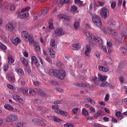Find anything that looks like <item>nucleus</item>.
I'll return each instance as SVG.
<instances>
[{"label":"nucleus","instance_id":"54","mask_svg":"<svg viewBox=\"0 0 127 127\" xmlns=\"http://www.w3.org/2000/svg\"><path fill=\"white\" fill-rule=\"evenodd\" d=\"M116 6V2H113L111 5V7L112 9H114Z\"/></svg>","mask_w":127,"mask_h":127},{"label":"nucleus","instance_id":"17","mask_svg":"<svg viewBox=\"0 0 127 127\" xmlns=\"http://www.w3.org/2000/svg\"><path fill=\"white\" fill-rule=\"evenodd\" d=\"M71 2V0H60V2L59 3V6H62L65 3H70Z\"/></svg>","mask_w":127,"mask_h":127},{"label":"nucleus","instance_id":"13","mask_svg":"<svg viewBox=\"0 0 127 127\" xmlns=\"http://www.w3.org/2000/svg\"><path fill=\"white\" fill-rule=\"evenodd\" d=\"M12 97L14 99L19 102L21 104H23L24 103V101L22 99L20 96H18V95H17L16 94H13Z\"/></svg>","mask_w":127,"mask_h":127},{"label":"nucleus","instance_id":"18","mask_svg":"<svg viewBox=\"0 0 127 127\" xmlns=\"http://www.w3.org/2000/svg\"><path fill=\"white\" fill-rule=\"evenodd\" d=\"M15 71L19 76H22L24 75V71L22 69L16 68H15Z\"/></svg>","mask_w":127,"mask_h":127},{"label":"nucleus","instance_id":"58","mask_svg":"<svg viewBox=\"0 0 127 127\" xmlns=\"http://www.w3.org/2000/svg\"><path fill=\"white\" fill-rule=\"evenodd\" d=\"M60 107L58 105H54L52 107V108L54 110L58 109Z\"/></svg>","mask_w":127,"mask_h":127},{"label":"nucleus","instance_id":"44","mask_svg":"<svg viewBox=\"0 0 127 127\" xmlns=\"http://www.w3.org/2000/svg\"><path fill=\"white\" fill-rule=\"evenodd\" d=\"M46 61H48V62L51 64H53V62L51 59L49 57H47V58H46Z\"/></svg>","mask_w":127,"mask_h":127},{"label":"nucleus","instance_id":"26","mask_svg":"<svg viewBox=\"0 0 127 127\" xmlns=\"http://www.w3.org/2000/svg\"><path fill=\"white\" fill-rule=\"evenodd\" d=\"M94 57H95V58H96V59L99 60V59H100L102 54L101 53H100L98 51H95L94 52Z\"/></svg>","mask_w":127,"mask_h":127},{"label":"nucleus","instance_id":"20","mask_svg":"<svg viewBox=\"0 0 127 127\" xmlns=\"http://www.w3.org/2000/svg\"><path fill=\"white\" fill-rule=\"evenodd\" d=\"M11 42L16 46L20 42V40L17 37L15 38L14 39H11Z\"/></svg>","mask_w":127,"mask_h":127},{"label":"nucleus","instance_id":"6","mask_svg":"<svg viewBox=\"0 0 127 127\" xmlns=\"http://www.w3.org/2000/svg\"><path fill=\"white\" fill-rule=\"evenodd\" d=\"M56 77L61 79H64L66 76V72L64 70H56Z\"/></svg>","mask_w":127,"mask_h":127},{"label":"nucleus","instance_id":"56","mask_svg":"<svg viewBox=\"0 0 127 127\" xmlns=\"http://www.w3.org/2000/svg\"><path fill=\"white\" fill-rule=\"evenodd\" d=\"M34 84L36 86H39L41 85V82L38 81H36L34 82Z\"/></svg>","mask_w":127,"mask_h":127},{"label":"nucleus","instance_id":"11","mask_svg":"<svg viewBox=\"0 0 127 127\" xmlns=\"http://www.w3.org/2000/svg\"><path fill=\"white\" fill-rule=\"evenodd\" d=\"M31 63L33 64H34L35 65L36 67L39 68L40 67L39 64L38 63V61L37 59V58L35 56H33L31 58Z\"/></svg>","mask_w":127,"mask_h":127},{"label":"nucleus","instance_id":"27","mask_svg":"<svg viewBox=\"0 0 127 127\" xmlns=\"http://www.w3.org/2000/svg\"><path fill=\"white\" fill-rule=\"evenodd\" d=\"M14 62V60L13 59L12 57L10 55L8 56V64H11Z\"/></svg>","mask_w":127,"mask_h":127},{"label":"nucleus","instance_id":"48","mask_svg":"<svg viewBox=\"0 0 127 127\" xmlns=\"http://www.w3.org/2000/svg\"><path fill=\"white\" fill-rule=\"evenodd\" d=\"M78 111V108H75L72 109V112L74 114H77Z\"/></svg>","mask_w":127,"mask_h":127},{"label":"nucleus","instance_id":"45","mask_svg":"<svg viewBox=\"0 0 127 127\" xmlns=\"http://www.w3.org/2000/svg\"><path fill=\"white\" fill-rule=\"evenodd\" d=\"M86 101L87 102H90L93 105H94L95 103L94 101L91 100L90 98H87Z\"/></svg>","mask_w":127,"mask_h":127},{"label":"nucleus","instance_id":"12","mask_svg":"<svg viewBox=\"0 0 127 127\" xmlns=\"http://www.w3.org/2000/svg\"><path fill=\"white\" fill-rule=\"evenodd\" d=\"M6 30L8 32L13 31L15 30V27L11 23H8L6 25Z\"/></svg>","mask_w":127,"mask_h":127},{"label":"nucleus","instance_id":"8","mask_svg":"<svg viewBox=\"0 0 127 127\" xmlns=\"http://www.w3.org/2000/svg\"><path fill=\"white\" fill-rule=\"evenodd\" d=\"M31 120L34 124L38 126H41L42 127H45L46 126V123L41 120L40 119L32 118Z\"/></svg>","mask_w":127,"mask_h":127},{"label":"nucleus","instance_id":"51","mask_svg":"<svg viewBox=\"0 0 127 127\" xmlns=\"http://www.w3.org/2000/svg\"><path fill=\"white\" fill-rule=\"evenodd\" d=\"M65 127H74V126L71 124L66 123L64 125Z\"/></svg>","mask_w":127,"mask_h":127},{"label":"nucleus","instance_id":"7","mask_svg":"<svg viewBox=\"0 0 127 127\" xmlns=\"http://www.w3.org/2000/svg\"><path fill=\"white\" fill-rule=\"evenodd\" d=\"M109 13V9L106 7H103L101 9L100 15L101 17L107 18L108 17V15Z\"/></svg>","mask_w":127,"mask_h":127},{"label":"nucleus","instance_id":"59","mask_svg":"<svg viewBox=\"0 0 127 127\" xmlns=\"http://www.w3.org/2000/svg\"><path fill=\"white\" fill-rule=\"evenodd\" d=\"M116 116H117V117L120 118L122 116V114L120 112H117L116 113Z\"/></svg>","mask_w":127,"mask_h":127},{"label":"nucleus","instance_id":"38","mask_svg":"<svg viewBox=\"0 0 127 127\" xmlns=\"http://www.w3.org/2000/svg\"><path fill=\"white\" fill-rule=\"evenodd\" d=\"M7 87L13 90H15L16 89V88L14 86L9 84H7Z\"/></svg>","mask_w":127,"mask_h":127},{"label":"nucleus","instance_id":"25","mask_svg":"<svg viewBox=\"0 0 127 127\" xmlns=\"http://www.w3.org/2000/svg\"><path fill=\"white\" fill-rule=\"evenodd\" d=\"M20 90L25 95H27L28 94V88L27 87L21 88Z\"/></svg>","mask_w":127,"mask_h":127},{"label":"nucleus","instance_id":"16","mask_svg":"<svg viewBox=\"0 0 127 127\" xmlns=\"http://www.w3.org/2000/svg\"><path fill=\"white\" fill-rule=\"evenodd\" d=\"M91 49L89 46H86V50L84 52L85 55L86 57H90V53L91 52Z\"/></svg>","mask_w":127,"mask_h":127},{"label":"nucleus","instance_id":"43","mask_svg":"<svg viewBox=\"0 0 127 127\" xmlns=\"http://www.w3.org/2000/svg\"><path fill=\"white\" fill-rule=\"evenodd\" d=\"M34 48L36 51H39L40 50V47L39 46L38 44H35Z\"/></svg>","mask_w":127,"mask_h":127},{"label":"nucleus","instance_id":"24","mask_svg":"<svg viewBox=\"0 0 127 127\" xmlns=\"http://www.w3.org/2000/svg\"><path fill=\"white\" fill-rule=\"evenodd\" d=\"M4 108L7 110H9L10 111H12L14 110V108L9 104H5L4 106Z\"/></svg>","mask_w":127,"mask_h":127},{"label":"nucleus","instance_id":"42","mask_svg":"<svg viewBox=\"0 0 127 127\" xmlns=\"http://www.w3.org/2000/svg\"><path fill=\"white\" fill-rule=\"evenodd\" d=\"M74 3L75 4H79V5H82L83 4V1H81L80 0H74Z\"/></svg>","mask_w":127,"mask_h":127},{"label":"nucleus","instance_id":"9","mask_svg":"<svg viewBox=\"0 0 127 127\" xmlns=\"http://www.w3.org/2000/svg\"><path fill=\"white\" fill-rule=\"evenodd\" d=\"M54 34L56 37H61L64 35L63 30L60 28H57L55 29Z\"/></svg>","mask_w":127,"mask_h":127},{"label":"nucleus","instance_id":"23","mask_svg":"<svg viewBox=\"0 0 127 127\" xmlns=\"http://www.w3.org/2000/svg\"><path fill=\"white\" fill-rule=\"evenodd\" d=\"M49 74L51 76L57 77V70L50 69L49 70Z\"/></svg>","mask_w":127,"mask_h":127},{"label":"nucleus","instance_id":"55","mask_svg":"<svg viewBox=\"0 0 127 127\" xmlns=\"http://www.w3.org/2000/svg\"><path fill=\"white\" fill-rule=\"evenodd\" d=\"M48 11H49L48 8H45V9H44V10H43L42 13L43 14H46V13H48Z\"/></svg>","mask_w":127,"mask_h":127},{"label":"nucleus","instance_id":"5","mask_svg":"<svg viewBox=\"0 0 127 127\" xmlns=\"http://www.w3.org/2000/svg\"><path fill=\"white\" fill-rule=\"evenodd\" d=\"M18 119V116L16 115L10 114L5 117V120L7 123H11L16 121Z\"/></svg>","mask_w":127,"mask_h":127},{"label":"nucleus","instance_id":"10","mask_svg":"<svg viewBox=\"0 0 127 127\" xmlns=\"http://www.w3.org/2000/svg\"><path fill=\"white\" fill-rule=\"evenodd\" d=\"M107 48H106L105 47H104V46H103L104 52L105 53H111L112 52V50L111 49V47L112 46V43L111 42H107Z\"/></svg>","mask_w":127,"mask_h":127},{"label":"nucleus","instance_id":"52","mask_svg":"<svg viewBox=\"0 0 127 127\" xmlns=\"http://www.w3.org/2000/svg\"><path fill=\"white\" fill-rule=\"evenodd\" d=\"M53 120L55 122H61V120H60V119L56 117H53Z\"/></svg>","mask_w":127,"mask_h":127},{"label":"nucleus","instance_id":"4","mask_svg":"<svg viewBox=\"0 0 127 127\" xmlns=\"http://www.w3.org/2000/svg\"><path fill=\"white\" fill-rule=\"evenodd\" d=\"M29 93L31 95L34 96L37 93L40 94L42 96H45L46 93L41 89H37L36 90L34 89L30 88Z\"/></svg>","mask_w":127,"mask_h":127},{"label":"nucleus","instance_id":"14","mask_svg":"<svg viewBox=\"0 0 127 127\" xmlns=\"http://www.w3.org/2000/svg\"><path fill=\"white\" fill-rule=\"evenodd\" d=\"M57 14L58 17H59L60 19H63L67 20H69L70 19L69 17H67V16H66V15L60 14V13L59 12H57Z\"/></svg>","mask_w":127,"mask_h":127},{"label":"nucleus","instance_id":"64","mask_svg":"<svg viewBox=\"0 0 127 127\" xmlns=\"http://www.w3.org/2000/svg\"><path fill=\"white\" fill-rule=\"evenodd\" d=\"M93 127H102L99 124H95L94 125H93Z\"/></svg>","mask_w":127,"mask_h":127},{"label":"nucleus","instance_id":"62","mask_svg":"<svg viewBox=\"0 0 127 127\" xmlns=\"http://www.w3.org/2000/svg\"><path fill=\"white\" fill-rule=\"evenodd\" d=\"M35 102L37 104H39L41 103V100L40 99H36L35 100Z\"/></svg>","mask_w":127,"mask_h":127},{"label":"nucleus","instance_id":"46","mask_svg":"<svg viewBox=\"0 0 127 127\" xmlns=\"http://www.w3.org/2000/svg\"><path fill=\"white\" fill-rule=\"evenodd\" d=\"M3 69L5 72L7 71L8 70V65L7 64H4Z\"/></svg>","mask_w":127,"mask_h":127},{"label":"nucleus","instance_id":"39","mask_svg":"<svg viewBox=\"0 0 127 127\" xmlns=\"http://www.w3.org/2000/svg\"><path fill=\"white\" fill-rule=\"evenodd\" d=\"M0 48L2 50H5L7 48L6 46L2 43H0Z\"/></svg>","mask_w":127,"mask_h":127},{"label":"nucleus","instance_id":"31","mask_svg":"<svg viewBox=\"0 0 127 127\" xmlns=\"http://www.w3.org/2000/svg\"><path fill=\"white\" fill-rule=\"evenodd\" d=\"M74 28L75 30H77L80 28V22L78 21L75 22L74 24Z\"/></svg>","mask_w":127,"mask_h":127},{"label":"nucleus","instance_id":"21","mask_svg":"<svg viewBox=\"0 0 127 127\" xmlns=\"http://www.w3.org/2000/svg\"><path fill=\"white\" fill-rule=\"evenodd\" d=\"M107 78V76L102 75L101 74H98V79L102 82L105 81Z\"/></svg>","mask_w":127,"mask_h":127},{"label":"nucleus","instance_id":"60","mask_svg":"<svg viewBox=\"0 0 127 127\" xmlns=\"http://www.w3.org/2000/svg\"><path fill=\"white\" fill-rule=\"evenodd\" d=\"M15 8V6L14 5H11L10 6V10L11 11L13 10Z\"/></svg>","mask_w":127,"mask_h":127},{"label":"nucleus","instance_id":"28","mask_svg":"<svg viewBox=\"0 0 127 127\" xmlns=\"http://www.w3.org/2000/svg\"><path fill=\"white\" fill-rule=\"evenodd\" d=\"M50 55L52 58H54L56 57L55 52L53 49H49Z\"/></svg>","mask_w":127,"mask_h":127},{"label":"nucleus","instance_id":"47","mask_svg":"<svg viewBox=\"0 0 127 127\" xmlns=\"http://www.w3.org/2000/svg\"><path fill=\"white\" fill-rule=\"evenodd\" d=\"M29 9H30L29 7H27L26 8H24L22 9L21 12L24 13L25 12H26V11H28Z\"/></svg>","mask_w":127,"mask_h":127},{"label":"nucleus","instance_id":"33","mask_svg":"<svg viewBox=\"0 0 127 127\" xmlns=\"http://www.w3.org/2000/svg\"><path fill=\"white\" fill-rule=\"evenodd\" d=\"M72 48L73 50H78L80 48V45L78 43L73 44Z\"/></svg>","mask_w":127,"mask_h":127},{"label":"nucleus","instance_id":"19","mask_svg":"<svg viewBox=\"0 0 127 127\" xmlns=\"http://www.w3.org/2000/svg\"><path fill=\"white\" fill-rule=\"evenodd\" d=\"M98 68L100 71L105 72H108L109 71V67H106L105 68L104 66H101V65H99L98 66Z\"/></svg>","mask_w":127,"mask_h":127},{"label":"nucleus","instance_id":"34","mask_svg":"<svg viewBox=\"0 0 127 127\" xmlns=\"http://www.w3.org/2000/svg\"><path fill=\"white\" fill-rule=\"evenodd\" d=\"M120 51L122 52L125 55H126L127 54V49L125 48L124 47H121L120 48Z\"/></svg>","mask_w":127,"mask_h":127},{"label":"nucleus","instance_id":"22","mask_svg":"<svg viewBox=\"0 0 127 127\" xmlns=\"http://www.w3.org/2000/svg\"><path fill=\"white\" fill-rule=\"evenodd\" d=\"M56 113H58V114H60L61 115H63L64 116H67V113L65 112H64L63 111H62L60 109H58L56 110Z\"/></svg>","mask_w":127,"mask_h":127},{"label":"nucleus","instance_id":"61","mask_svg":"<svg viewBox=\"0 0 127 127\" xmlns=\"http://www.w3.org/2000/svg\"><path fill=\"white\" fill-rule=\"evenodd\" d=\"M63 103V102L62 101H58L54 102L55 104H62Z\"/></svg>","mask_w":127,"mask_h":127},{"label":"nucleus","instance_id":"30","mask_svg":"<svg viewBox=\"0 0 127 127\" xmlns=\"http://www.w3.org/2000/svg\"><path fill=\"white\" fill-rule=\"evenodd\" d=\"M49 28L51 29H53L54 28L52 19H49Z\"/></svg>","mask_w":127,"mask_h":127},{"label":"nucleus","instance_id":"15","mask_svg":"<svg viewBox=\"0 0 127 127\" xmlns=\"http://www.w3.org/2000/svg\"><path fill=\"white\" fill-rule=\"evenodd\" d=\"M6 79L11 82H14V77L9 73H7L6 75Z\"/></svg>","mask_w":127,"mask_h":127},{"label":"nucleus","instance_id":"35","mask_svg":"<svg viewBox=\"0 0 127 127\" xmlns=\"http://www.w3.org/2000/svg\"><path fill=\"white\" fill-rule=\"evenodd\" d=\"M21 60H22V64L24 66H28V62H27L25 58H22Z\"/></svg>","mask_w":127,"mask_h":127},{"label":"nucleus","instance_id":"32","mask_svg":"<svg viewBox=\"0 0 127 127\" xmlns=\"http://www.w3.org/2000/svg\"><path fill=\"white\" fill-rule=\"evenodd\" d=\"M77 7L75 5H72L71 6L70 11L71 13H75L77 11Z\"/></svg>","mask_w":127,"mask_h":127},{"label":"nucleus","instance_id":"3","mask_svg":"<svg viewBox=\"0 0 127 127\" xmlns=\"http://www.w3.org/2000/svg\"><path fill=\"white\" fill-rule=\"evenodd\" d=\"M92 20L95 25L99 28L102 26V23L101 22L100 18L96 14H92Z\"/></svg>","mask_w":127,"mask_h":127},{"label":"nucleus","instance_id":"1","mask_svg":"<svg viewBox=\"0 0 127 127\" xmlns=\"http://www.w3.org/2000/svg\"><path fill=\"white\" fill-rule=\"evenodd\" d=\"M21 37L26 41H29L30 45H33L34 44V39L32 36L26 31H22L21 33Z\"/></svg>","mask_w":127,"mask_h":127},{"label":"nucleus","instance_id":"36","mask_svg":"<svg viewBox=\"0 0 127 127\" xmlns=\"http://www.w3.org/2000/svg\"><path fill=\"white\" fill-rule=\"evenodd\" d=\"M56 45V41L55 40L52 39L50 41V46L52 47H55Z\"/></svg>","mask_w":127,"mask_h":127},{"label":"nucleus","instance_id":"2","mask_svg":"<svg viewBox=\"0 0 127 127\" xmlns=\"http://www.w3.org/2000/svg\"><path fill=\"white\" fill-rule=\"evenodd\" d=\"M83 32L86 36L91 38L92 40H94L99 44H102V40L98 36H95L92 34L90 32H87V31H83Z\"/></svg>","mask_w":127,"mask_h":127},{"label":"nucleus","instance_id":"37","mask_svg":"<svg viewBox=\"0 0 127 127\" xmlns=\"http://www.w3.org/2000/svg\"><path fill=\"white\" fill-rule=\"evenodd\" d=\"M91 81L94 82L95 84L98 85V83L97 82V77H93L91 78Z\"/></svg>","mask_w":127,"mask_h":127},{"label":"nucleus","instance_id":"50","mask_svg":"<svg viewBox=\"0 0 127 127\" xmlns=\"http://www.w3.org/2000/svg\"><path fill=\"white\" fill-rule=\"evenodd\" d=\"M82 114L85 116H87L88 114V111L85 109H82Z\"/></svg>","mask_w":127,"mask_h":127},{"label":"nucleus","instance_id":"41","mask_svg":"<svg viewBox=\"0 0 127 127\" xmlns=\"http://www.w3.org/2000/svg\"><path fill=\"white\" fill-rule=\"evenodd\" d=\"M18 125L20 127H25L27 126V124L25 123L20 122L17 123Z\"/></svg>","mask_w":127,"mask_h":127},{"label":"nucleus","instance_id":"53","mask_svg":"<svg viewBox=\"0 0 127 127\" xmlns=\"http://www.w3.org/2000/svg\"><path fill=\"white\" fill-rule=\"evenodd\" d=\"M121 37H122L123 38H127V33H121Z\"/></svg>","mask_w":127,"mask_h":127},{"label":"nucleus","instance_id":"57","mask_svg":"<svg viewBox=\"0 0 127 127\" xmlns=\"http://www.w3.org/2000/svg\"><path fill=\"white\" fill-rule=\"evenodd\" d=\"M102 65L104 66H107L108 65V63L106 61H103L102 63Z\"/></svg>","mask_w":127,"mask_h":127},{"label":"nucleus","instance_id":"49","mask_svg":"<svg viewBox=\"0 0 127 127\" xmlns=\"http://www.w3.org/2000/svg\"><path fill=\"white\" fill-rule=\"evenodd\" d=\"M109 83L108 82H103L102 83L101 85L100 86L102 87H105V86H108Z\"/></svg>","mask_w":127,"mask_h":127},{"label":"nucleus","instance_id":"40","mask_svg":"<svg viewBox=\"0 0 127 127\" xmlns=\"http://www.w3.org/2000/svg\"><path fill=\"white\" fill-rule=\"evenodd\" d=\"M107 31L113 35H116L117 34V33L114 30L110 29Z\"/></svg>","mask_w":127,"mask_h":127},{"label":"nucleus","instance_id":"63","mask_svg":"<svg viewBox=\"0 0 127 127\" xmlns=\"http://www.w3.org/2000/svg\"><path fill=\"white\" fill-rule=\"evenodd\" d=\"M109 99V94H106V97L105 98V101H108Z\"/></svg>","mask_w":127,"mask_h":127},{"label":"nucleus","instance_id":"29","mask_svg":"<svg viewBox=\"0 0 127 127\" xmlns=\"http://www.w3.org/2000/svg\"><path fill=\"white\" fill-rule=\"evenodd\" d=\"M29 16V14L28 13H23L22 14H20L18 16V18H25L28 17Z\"/></svg>","mask_w":127,"mask_h":127}]
</instances>
